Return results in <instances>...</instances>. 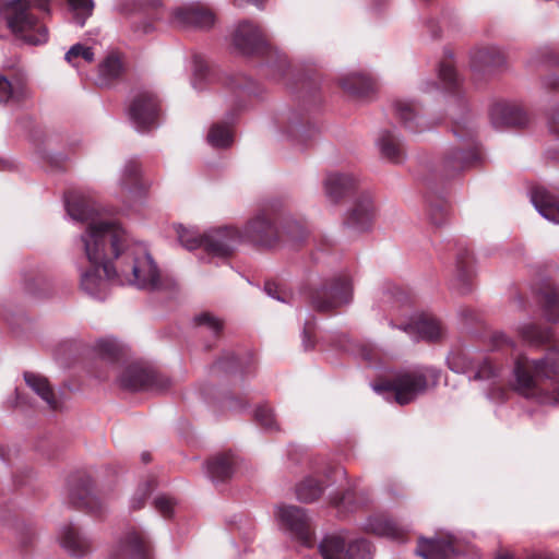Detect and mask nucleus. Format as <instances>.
<instances>
[{
  "label": "nucleus",
  "instance_id": "nucleus-1",
  "mask_svg": "<svg viewBox=\"0 0 559 559\" xmlns=\"http://www.w3.org/2000/svg\"><path fill=\"white\" fill-rule=\"evenodd\" d=\"M69 216L85 224L79 247L90 266L81 272V288L92 297H106L110 283H118L116 257L119 245L126 239V230L114 219L103 216L99 206L91 198L78 191L66 197Z\"/></svg>",
  "mask_w": 559,
  "mask_h": 559
},
{
  "label": "nucleus",
  "instance_id": "nucleus-2",
  "mask_svg": "<svg viewBox=\"0 0 559 559\" xmlns=\"http://www.w3.org/2000/svg\"><path fill=\"white\" fill-rule=\"evenodd\" d=\"M559 377V345L551 347L539 358L520 354L513 364V389L521 395L547 402Z\"/></svg>",
  "mask_w": 559,
  "mask_h": 559
},
{
  "label": "nucleus",
  "instance_id": "nucleus-3",
  "mask_svg": "<svg viewBox=\"0 0 559 559\" xmlns=\"http://www.w3.org/2000/svg\"><path fill=\"white\" fill-rule=\"evenodd\" d=\"M118 284L131 285L140 289L158 290L164 287L160 271L146 248L140 243H130L128 235L119 245L116 257Z\"/></svg>",
  "mask_w": 559,
  "mask_h": 559
},
{
  "label": "nucleus",
  "instance_id": "nucleus-4",
  "mask_svg": "<svg viewBox=\"0 0 559 559\" xmlns=\"http://www.w3.org/2000/svg\"><path fill=\"white\" fill-rule=\"evenodd\" d=\"M233 45L242 55H265L274 80L282 78L288 69L286 55L273 48L261 28L251 22L243 21L237 25Z\"/></svg>",
  "mask_w": 559,
  "mask_h": 559
},
{
  "label": "nucleus",
  "instance_id": "nucleus-5",
  "mask_svg": "<svg viewBox=\"0 0 559 559\" xmlns=\"http://www.w3.org/2000/svg\"><path fill=\"white\" fill-rule=\"evenodd\" d=\"M10 29L29 45H40L47 41L48 31L31 11L27 0H11L1 8Z\"/></svg>",
  "mask_w": 559,
  "mask_h": 559
},
{
  "label": "nucleus",
  "instance_id": "nucleus-6",
  "mask_svg": "<svg viewBox=\"0 0 559 559\" xmlns=\"http://www.w3.org/2000/svg\"><path fill=\"white\" fill-rule=\"evenodd\" d=\"M319 551L323 559L372 558L368 540L344 531L326 534L319 544Z\"/></svg>",
  "mask_w": 559,
  "mask_h": 559
},
{
  "label": "nucleus",
  "instance_id": "nucleus-7",
  "mask_svg": "<svg viewBox=\"0 0 559 559\" xmlns=\"http://www.w3.org/2000/svg\"><path fill=\"white\" fill-rule=\"evenodd\" d=\"M117 382L120 388L129 391L163 392L171 385V380L167 376L140 362L121 368Z\"/></svg>",
  "mask_w": 559,
  "mask_h": 559
},
{
  "label": "nucleus",
  "instance_id": "nucleus-8",
  "mask_svg": "<svg viewBox=\"0 0 559 559\" xmlns=\"http://www.w3.org/2000/svg\"><path fill=\"white\" fill-rule=\"evenodd\" d=\"M427 388V379L421 371L401 372L392 381L373 385V390L378 393H391L400 405L413 402Z\"/></svg>",
  "mask_w": 559,
  "mask_h": 559
},
{
  "label": "nucleus",
  "instance_id": "nucleus-9",
  "mask_svg": "<svg viewBox=\"0 0 559 559\" xmlns=\"http://www.w3.org/2000/svg\"><path fill=\"white\" fill-rule=\"evenodd\" d=\"M454 133L463 142L466 148L453 147L445 153L442 163L448 173H456L468 168L480 158L476 148V131L473 124L469 122L467 124L456 123L454 127Z\"/></svg>",
  "mask_w": 559,
  "mask_h": 559
},
{
  "label": "nucleus",
  "instance_id": "nucleus-10",
  "mask_svg": "<svg viewBox=\"0 0 559 559\" xmlns=\"http://www.w3.org/2000/svg\"><path fill=\"white\" fill-rule=\"evenodd\" d=\"M352 298V281L348 275H341L316 289L311 295V304L316 310L329 312L348 305Z\"/></svg>",
  "mask_w": 559,
  "mask_h": 559
},
{
  "label": "nucleus",
  "instance_id": "nucleus-11",
  "mask_svg": "<svg viewBox=\"0 0 559 559\" xmlns=\"http://www.w3.org/2000/svg\"><path fill=\"white\" fill-rule=\"evenodd\" d=\"M153 544L142 530L129 528L115 543L108 559H152Z\"/></svg>",
  "mask_w": 559,
  "mask_h": 559
},
{
  "label": "nucleus",
  "instance_id": "nucleus-12",
  "mask_svg": "<svg viewBox=\"0 0 559 559\" xmlns=\"http://www.w3.org/2000/svg\"><path fill=\"white\" fill-rule=\"evenodd\" d=\"M448 365L452 371L467 373L474 380H491L499 376V369L490 359L475 356L469 350L452 352L448 357Z\"/></svg>",
  "mask_w": 559,
  "mask_h": 559
},
{
  "label": "nucleus",
  "instance_id": "nucleus-13",
  "mask_svg": "<svg viewBox=\"0 0 559 559\" xmlns=\"http://www.w3.org/2000/svg\"><path fill=\"white\" fill-rule=\"evenodd\" d=\"M128 114L138 131H148L157 126L160 114L159 100L151 92H139L131 99Z\"/></svg>",
  "mask_w": 559,
  "mask_h": 559
},
{
  "label": "nucleus",
  "instance_id": "nucleus-14",
  "mask_svg": "<svg viewBox=\"0 0 559 559\" xmlns=\"http://www.w3.org/2000/svg\"><path fill=\"white\" fill-rule=\"evenodd\" d=\"M241 240V233L234 227L215 228L203 234V249L212 257L226 258Z\"/></svg>",
  "mask_w": 559,
  "mask_h": 559
},
{
  "label": "nucleus",
  "instance_id": "nucleus-15",
  "mask_svg": "<svg viewBox=\"0 0 559 559\" xmlns=\"http://www.w3.org/2000/svg\"><path fill=\"white\" fill-rule=\"evenodd\" d=\"M276 518L281 525L305 544L312 539L310 519L305 509L296 506H282L277 508Z\"/></svg>",
  "mask_w": 559,
  "mask_h": 559
},
{
  "label": "nucleus",
  "instance_id": "nucleus-16",
  "mask_svg": "<svg viewBox=\"0 0 559 559\" xmlns=\"http://www.w3.org/2000/svg\"><path fill=\"white\" fill-rule=\"evenodd\" d=\"M214 14L200 3H189L173 11L171 22L181 28H209L214 24Z\"/></svg>",
  "mask_w": 559,
  "mask_h": 559
},
{
  "label": "nucleus",
  "instance_id": "nucleus-17",
  "mask_svg": "<svg viewBox=\"0 0 559 559\" xmlns=\"http://www.w3.org/2000/svg\"><path fill=\"white\" fill-rule=\"evenodd\" d=\"M60 546L72 557H84L91 552L93 542L91 537L73 523L64 524L59 530Z\"/></svg>",
  "mask_w": 559,
  "mask_h": 559
},
{
  "label": "nucleus",
  "instance_id": "nucleus-18",
  "mask_svg": "<svg viewBox=\"0 0 559 559\" xmlns=\"http://www.w3.org/2000/svg\"><path fill=\"white\" fill-rule=\"evenodd\" d=\"M121 192L130 199L142 198L150 189L151 183L142 176L140 164L134 160H128L118 181Z\"/></svg>",
  "mask_w": 559,
  "mask_h": 559
},
{
  "label": "nucleus",
  "instance_id": "nucleus-19",
  "mask_svg": "<svg viewBox=\"0 0 559 559\" xmlns=\"http://www.w3.org/2000/svg\"><path fill=\"white\" fill-rule=\"evenodd\" d=\"M374 217V209L370 194L364 193L357 198L349 211L345 225L357 233H364L371 228Z\"/></svg>",
  "mask_w": 559,
  "mask_h": 559
},
{
  "label": "nucleus",
  "instance_id": "nucleus-20",
  "mask_svg": "<svg viewBox=\"0 0 559 559\" xmlns=\"http://www.w3.org/2000/svg\"><path fill=\"white\" fill-rule=\"evenodd\" d=\"M490 119L495 127H523L527 116L523 108L514 103L498 102L490 109Z\"/></svg>",
  "mask_w": 559,
  "mask_h": 559
},
{
  "label": "nucleus",
  "instance_id": "nucleus-21",
  "mask_svg": "<svg viewBox=\"0 0 559 559\" xmlns=\"http://www.w3.org/2000/svg\"><path fill=\"white\" fill-rule=\"evenodd\" d=\"M240 233L242 239L262 246H271L276 237V229L265 213L255 215Z\"/></svg>",
  "mask_w": 559,
  "mask_h": 559
},
{
  "label": "nucleus",
  "instance_id": "nucleus-22",
  "mask_svg": "<svg viewBox=\"0 0 559 559\" xmlns=\"http://www.w3.org/2000/svg\"><path fill=\"white\" fill-rule=\"evenodd\" d=\"M452 537L447 538H425L419 537L416 554L424 559H449L456 554Z\"/></svg>",
  "mask_w": 559,
  "mask_h": 559
},
{
  "label": "nucleus",
  "instance_id": "nucleus-23",
  "mask_svg": "<svg viewBox=\"0 0 559 559\" xmlns=\"http://www.w3.org/2000/svg\"><path fill=\"white\" fill-rule=\"evenodd\" d=\"M70 501L78 507H83L93 513L100 511L103 499L95 490L94 481L83 478L75 488L70 491Z\"/></svg>",
  "mask_w": 559,
  "mask_h": 559
},
{
  "label": "nucleus",
  "instance_id": "nucleus-24",
  "mask_svg": "<svg viewBox=\"0 0 559 559\" xmlns=\"http://www.w3.org/2000/svg\"><path fill=\"white\" fill-rule=\"evenodd\" d=\"M356 182L357 179L352 174L331 173L323 181L325 197L336 203L355 188Z\"/></svg>",
  "mask_w": 559,
  "mask_h": 559
},
{
  "label": "nucleus",
  "instance_id": "nucleus-25",
  "mask_svg": "<svg viewBox=\"0 0 559 559\" xmlns=\"http://www.w3.org/2000/svg\"><path fill=\"white\" fill-rule=\"evenodd\" d=\"M365 530L369 533L396 542H403L407 535L406 528L382 514L368 518L365 523Z\"/></svg>",
  "mask_w": 559,
  "mask_h": 559
},
{
  "label": "nucleus",
  "instance_id": "nucleus-26",
  "mask_svg": "<svg viewBox=\"0 0 559 559\" xmlns=\"http://www.w3.org/2000/svg\"><path fill=\"white\" fill-rule=\"evenodd\" d=\"M531 200L538 213L547 221L559 224V199L544 187H535Z\"/></svg>",
  "mask_w": 559,
  "mask_h": 559
},
{
  "label": "nucleus",
  "instance_id": "nucleus-27",
  "mask_svg": "<svg viewBox=\"0 0 559 559\" xmlns=\"http://www.w3.org/2000/svg\"><path fill=\"white\" fill-rule=\"evenodd\" d=\"M377 146L383 158L400 164L405 159V146L399 134L393 130H383L377 139Z\"/></svg>",
  "mask_w": 559,
  "mask_h": 559
},
{
  "label": "nucleus",
  "instance_id": "nucleus-28",
  "mask_svg": "<svg viewBox=\"0 0 559 559\" xmlns=\"http://www.w3.org/2000/svg\"><path fill=\"white\" fill-rule=\"evenodd\" d=\"M400 329L408 334H417L418 338L427 341H438L444 334L440 321L430 316H421L416 321L400 326Z\"/></svg>",
  "mask_w": 559,
  "mask_h": 559
},
{
  "label": "nucleus",
  "instance_id": "nucleus-29",
  "mask_svg": "<svg viewBox=\"0 0 559 559\" xmlns=\"http://www.w3.org/2000/svg\"><path fill=\"white\" fill-rule=\"evenodd\" d=\"M395 115L406 129L421 132L429 128L417 106L411 100H397L394 104Z\"/></svg>",
  "mask_w": 559,
  "mask_h": 559
},
{
  "label": "nucleus",
  "instance_id": "nucleus-30",
  "mask_svg": "<svg viewBox=\"0 0 559 559\" xmlns=\"http://www.w3.org/2000/svg\"><path fill=\"white\" fill-rule=\"evenodd\" d=\"M341 87L349 95L362 98L374 91L373 80L362 73L349 72L340 78Z\"/></svg>",
  "mask_w": 559,
  "mask_h": 559
},
{
  "label": "nucleus",
  "instance_id": "nucleus-31",
  "mask_svg": "<svg viewBox=\"0 0 559 559\" xmlns=\"http://www.w3.org/2000/svg\"><path fill=\"white\" fill-rule=\"evenodd\" d=\"M207 474L213 481H225L231 477L235 460L231 454H218L207 461Z\"/></svg>",
  "mask_w": 559,
  "mask_h": 559
},
{
  "label": "nucleus",
  "instance_id": "nucleus-32",
  "mask_svg": "<svg viewBox=\"0 0 559 559\" xmlns=\"http://www.w3.org/2000/svg\"><path fill=\"white\" fill-rule=\"evenodd\" d=\"M472 63L477 68H497L504 63V53L497 46H483L472 51Z\"/></svg>",
  "mask_w": 559,
  "mask_h": 559
},
{
  "label": "nucleus",
  "instance_id": "nucleus-33",
  "mask_svg": "<svg viewBox=\"0 0 559 559\" xmlns=\"http://www.w3.org/2000/svg\"><path fill=\"white\" fill-rule=\"evenodd\" d=\"M28 95L26 83L21 78L8 81L0 75V102L1 103H19Z\"/></svg>",
  "mask_w": 559,
  "mask_h": 559
},
{
  "label": "nucleus",
  "instance_id": "nucleus-34",
  "mask_svg": "<svg viewBox=\"0 0 559 559\" xmlns=\"http://www.w3.org/2000/svg\"><path fill=\"white\" fill-rule=\"evenodd\" d=\"M24 380L26 384L47 403L49 408L53 411L59 408V403L46 378L33 372H25Z\"/></svg>",
  "mask_w": 559,
  "mask_h": 559
},
{
  "label": "nucleus",
  "instance_id": "nucleus-35",
  "mask_svg": "<svg viewBox=\"0 0 559 559\" xmlns=\"http://www.w3.org/2000/svg\"><path fill=\"white\" fill-rule=\"evenodd\" d=\"M519 336L531 346H540L551 340L550 329H543L535 323H523L518 328Z\"/></svg>",
  "mask_w": 559,
  "mask_h": 559
},
{
  "label": "nucleus",
  "instance_id": "nucleus-36",
  "mask_svg": "<svg viewBox=\"0 0 559 559\" xmlns=\"http://www.w3.org/2000/svg\"><path fill=\"white\" fill-rule=\"evenodd\" d=\"M323 492V486L313 477L302 479L296 487L297 499L301 502H313Z\"/></svg>",
  "mask_w": 559,
  "mask_h": 559
},
{
  "label": "nucleus",
  "instance_id": "nucleus-37",
  "mask_svg": "<svg viewBox=\"0 0 559 559\" xmlns=\"http://www.w3.org/2000/svg\"><path fill=\"white\" fill-rule=\"evenodd\" d=\"M179 242L188 250L203 248V235L194 227H185L179 224L175 226Z\"/></svg>",
  "mask_w": 559,
  "mask_h": 559
},
{
  "label": "nucleus",
  "instance_id": "nucleus-38",
  "mask_svg": "<svg viewBox=\"0 0 559 559\" xmlns=\"http://www.w3.org/2000/svg\"><path fill=\"white\" fill-rule=\"evenodd\" d=\"M122 71V63L115 55H109L99 64V83L103 85L109 84L112 80L118 78Z\"/></svg>",
  "mask_w": 559,
  "mask_h": 559
},
{
  "label": "nucleus",
  "instance_id": "nucleus-39",
  "mask_svg": "<svg viewBox=\"0 0 559 559\" xmlns=\"http://www.w3.org/2000/svg\"><path fill=\"white\" fill-rule=\"evenodd\" d=\"M95 353L103 359L114 360L122 354V345L112 337L99 338L94 345Z\"/></svg>",
  "mask_w": 559,
  "mask_h": 559
},
{
  "label": "nucleus",
  "instance_id": "nucleus-40",
  "mask_svg": "<svg viewBox=\"0 0 559 559\" xmlns=\"http://www.w3.org/2000/svg\"><path fill=\"white\" fill-rule=\"evenodd\" d=\"M207 142L213 147H227L233 142V133L227 124H213L207 133Z\"/></svg>",
  "mask_w": 559,
  "mask_h": 559
},
{
  "label": "nucleus",
  "instance_id": "nucleus-41",
  "mask_svg": "<svg viewBox=\"0 0 559 559\" xmlns=\"http://www.w3.org/2000/svg\"><path fill=\"white\" fill-rule=\"evenodd\" d=\"M66 60L75 68H80L82 62L91 63L94 60V52L90 47L82 44L73 45L66 53Z\"/></svg>",
  "mask_w": 559,
  "mask_h": 559
},
{
  "label": "nucleus",
  "instance_id": "nucleus-42",
  "mask_svg": "<svg viewBox=\"0 0 559 559\" xmlns=\"http://www.w3.org/2000/svg\"><path fill=\"white\" fill-rule=\"evenodd\" d=\"M543 306L549 321H559V288H548L544 293Z\"/></svg>",
  "mask_w": 559,
  "mask_h": 559
},
{
  "label": "nucleus",
  "instance_id": "nucleus-43",
  "mask_svg": "<svg viewBox=\"0 0 559 559\" xmlns=\"http://www.w3.org/2000/svg\"><path fill=\"white\" fill-rule=\"evenodd\" d=\"M69 4L74 12L76 22L83 26L85 20L92 15L94 9L93 0H68Z\"/></svg>",
  "mask_w": 559,
  "mask_h": 559
},
{
  "label": "nucleus",
  "instance_id": "nucleus-44",
  "mask_svg": "<svg viewBox=\"0 0 559 559\" xmlns=\"http://www.w3.org/2000/svg\"><path fill=\"white\" fill-rule=\"evenodd\" d=\"M439 79L448 90H453L459 85V75L450 61H443L438 70Z\"/></svg>",
  "mask_w": 559,
  "mask_h": 559
},
{
  "label": "nucleus",
  "instance_id": "nucleus-45",
  "mask_svg": "<svg viewBox=\"0 0 559 559\" xmlns=\"http://www.w3.org/2000/svg\"><path fill=\"white\" fill-rule=\"evenodd\" d=\"M209 75V64L201 57H194L193 59V86L195 88H202L201 81L206 80Z\"/></svg>",
  "mask_w": 559,
  "mask_h": 559
},
{
  "label": "nucleus",
  "instance_id": "nucleus-46",
  "mask_svg": "<svg viewBox=\"0 0 559 559\" xmlns=\"http://www.w3.org/2000/svg\"><path fill=\"white\" fill-rule=\"evenodd\" d=\"M257 421L266 430L277 428L273 411L269 406H260L255 412Z\"/></svg>",
  "mask_w": 559,
  "mask_h": 559
},
{
  "label": "nucleus",
  "instance_id": "nucleus-47",
  "mask_svg": "<svg viewBox=\"0 0 559 559\" xmlns=\"http://www.w3.org/2000/svg\"><path fill=\"white\" fill-rule=\"evenodd\" d=\"M195 322L200 326L207 328L214 334H217L223 328V322L218 318H216L210 313H202V314L198 316L195 318Z\"/></svg>",
  "mask_w": 559,
  "mask_h": 559
},
{
  "label": "nucleus",
  "instance_id": "nucleus-48",
  "mask_svg": "<svg viewBox=\"0 0 559 559\" xmlns=\"http://www.w3.org/2000/svg\"><path fill=\"white\" fill-rule=\"evenodd\" d=\"M154 506L164 518H169L174 512L175 501L170 497L159 496L155 498Z\"/></svg>",
  "mask_w": 559,
  "mask_h": 559
},
{
  "label": "nucleus",
  "instance_id": "nucleus-49",
  "mask_svg": "<svg viewBox=\"0 0 559 559\" xmlns=\"http://www.w3.org/2000/svg\"><path fill=\"white\" fill-rule=\"evenodd\" d=\"M150 492H151V489L148 486L139 488L136 490V492L133 495V497L131 498V501H130L131 509H133V510L141 509L144 506Z\"/></svg>",
  "mask_w": 559,
  "mask_h": 559
},
{
  "label": "nucleus",
  "instance_id": "nucleus-50",
  "mask_svg": "<svg viewBox=\"0 0 559 559\" xmlns=\"http://www.w3.org/2000/svg\"><path fill=\"white\" fill-rule=\"evenodd\" d=\"M448 210L444 205H432L430 209V219L435 225L443 223L447 216Z\"/></svg>",
  "mask_w": 559,
  "mask_h": 559
},
{
  "label": "nucleus",
  "instance_id": "nucleus-51",
  "mask_svg": "<svg viewBox=\"0 0 559 559\" xmlns=\"http://www.w3.org/2000/svg\"><path fill=\"white\" fill-rule=\"evenodd\" d=\"M355 498L354 491L345 492L341 498L334 499L333 504L338 508H344L345 510L352 511L355 508L352 506Z\"/></svg>",
  "mask_w": 559,
  "mask_h": 559
},
{
  "label": "nucleus",
  "instance_id": "nucleus-52",
  "mask_svg": "<svg viewBox=\"0 0 559 559\" xmlns=\"http://www.w3.org/2000/svg\"><path fill=\"white\" fill-rule=\"evenodd\" d=\"M264 290L270 297H272L276 300H280L283 302L287 301L286 293L282 292L281 287L278 285H276L275 283H266L264 286Z\"/></svg>",
  "mask_w": 559,
  "mask_h": 559
},
{
  "label": "nucleus",
  "instance_id": "nucleus-53",
  "mask_svg": "<svg viewBox=\"0 0 559 559\" xmlns=\"http://www.w3.org/2000/svg\"><path fill=\"white\" fill-rule=\"evenodd\" d=\"M287 234L292 239L299 241L304 239L306 235V227L299 222H294L293 225L288 227Z\"/></svg>",
  "mask_w": 559,
  "mask_h": 559
},
{
  "label": "nucleus",
  "instance_id": "nucleus-54",
  "mask_svg": "<svg viewBox=\"0 0 559 559\" xmlns=\"http://www.w3.org/2000/svg\"><path fill=\"white\" fill-rule=\"evenodd\" d=\"M471 276L469 260L460 258L457 261V278L465 282Z\"/></svg>",
  "mask_w": 559,
  "mask_h": 559
},
{
  "label": "nucleus",
  "instance_id": "nucleus-55",
  "mask_svg": "<svg viewBox=\"0 0 559 559\" xmlns=\"http://www.w3.org/2000/svg\"><path fill=\"white\" fill-rule=\"evenodd\" d=\"M492 340L498 346L508 345L513 347L515 345V343L511 338H509L504 333H496Z\"/></svg>",
  "mask_w": 559,
  "mask_h": 559
},
{
  "label": "nucleus",
  "instance_id": "nucleus-56",
  "mask_svg": "<svg viewBox=\"0 0 559 559\" xmlns=\"http://www.w3.org/2000/svg\"><path fill=\"white\" fill-rule=\"evenodd\" d=\"M550 130L559 134V107L554 111L551 116Z\"/></svg>",
  "mask_w": 559,
  "mask_h": 559
},
{
  "label": "nucleus",
  "instance_id": "nucleus-57",
  "mask_svg": "<svg viewBox=\"0 0 559 559\" xmlns=\"http://www.w3.org/2000/svg\"><path fill=\"white\" fill-rule=\"evenodd\" d=\"M421 91L423 92H426V93H429V92H432L435 90H438V85L436 84V82L433 81H426V82H423L421 83Z\"/></svg>",
  "mask_w": 559,
  "mask_h": 559
},
{
  "label": "nucleus",
  "instance_id": "nucleus-58",
  "mask_svg": "<svg viewBox=\"0 0 559 559\" xmlns=\"http://www.w3.org/2000/svg\"><path fill=\"white\" fill-rule=\"evenodd\" d=\"M310 333H311V329H310V325L307 323L304 328V332H302V337H304V345L306 348H310L312 347V344L311 343H308V338L310 336Z\"/></svg>",
  "mask_w": 559,
  "mask_h": 559
},
{
  "label": "nucleus",
  "instance_id": "nucleus-59",
  "mask_svg": "<svg viewBox=\"0 0 559 559\" xmlns=\"http://www.w3.org/2000/svg\"><path fill=\"white\" fill-rule=\"evenodd\" d=\"M263 1L264 0H234L235 4L238 5V7H241L245 3H253L255 4L257 7L261 8L262 4H263Z\"/></svg>",
  "mask_w": 559,
  "mask_h": 559
},
{
  "label": "nucleus",
  "instance_id": "nucleus-60",
  "mask_svg": "<svg viewBox=\"0 0 559 559\" xmlns=\"http://www.w3.org/2000/svg\"><path fill=\"white\" fill-rule=\"evenodd\" d=\"M49 0H33V4L41 10H47Z\"/></svg>",
  "mask_w": 559,
  "mask_h": 559
},
{
  "label": "nucleus",
  "instance_id": "nucleus-61",
  "mask_svg": "<svg viewBox=\"0 0 559 559\" xmlns=\"http://www.w3.org/2000/svg\"><path fill=\"white\" fill-rule=\"evenodd\" d=\"M361 356L364 357V359L366 360H372L373 359V352H372V348H369V349H362L361 350Z\"/></svg>",
  "mask_w": 559,
  "mask_h": 559
},
{
  "label": "nucleus",
  "instance_id": "nucleus-62",
  "mask_svg": "<svg viewBox=\"0 0 559 559\" xmlns=\"http://www.w3.org/2000/svg\"><path fill=\"white\" fill-rule=\"evenodd\" d=\"M141 457H142V461H143L144 463H147V462H150V461H151V455H150V453H147V452L142 453Z\"/></svg>",
  "mask_w": 559,
  "mask_h": 559
},
{
  "label": "nucleus",
  "instance_id": "nucleus-63",
  "mask_svg": "<svg viewBox=\"0 0 559 559\" xmlns=\"http://www.w3.org/2000/svg\"><path fill=\"white\" fill-rule=\"evenodd\" d=\"M9 162L8 160H0V170H4L9 167Z\"/></svg>",
  "mask_w": 559,
  "mask_h": 559
},
{
  "label": "nucleus",
  "instance_id": "nucleus-64",
  "mask_svg": "<svg viewBox=\"0 0 559 559\" xmlns=\"http://www.w3.org/2000/svg\"><path fill=\"white\" fill-rule=\"evenodd\" d=\"M497 559H510V558L508 556H501V557H499Z\"/></svg>",
  "mask_w": 559,
  "mask_h": 559
}]
</instances>
